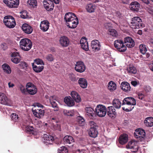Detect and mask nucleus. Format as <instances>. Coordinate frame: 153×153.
<instances>
[{"label":"nucleus","mask_w":153,"mask_h":153,"mask_svg":"<svg viewBox=\"0 0 153 153\" xmlns=\"http://www.w3.org/2000/svg\"><path fill=\"white\" fill-rule=\"evenodd\" d=\"M137 95L138 96V98L142 100L144 98V94L141 92H138L137 93Z\"/></svg>","instance_id":"nucleus-59"},{"label":"nucleus","mask_w":153,"mask_h":153,"mask_svg":"<svg viewBox=\"0 0 153 153\" xmlns=\"http://www.w3.org/2000/svg\"><path fill=\"white\" fill-rule=\"evenodd\" d=\"M27 3L28 6L30 8L36 7L37 6V2L36 0H28Z\"/></svg>","instance_id":"nucleus-37"},{"label":"nucleus","mask_w":153,"mask_h":153,"mask_svg":"<svg viewBox=\"0 0 153 153\" xmlns=\"http://www.w3.org/2000/svg\"><path fill=\"white\" fill-rule=\"evenodd\" d=\"M3 2L10 8H17L19 3V0H3Z\"/></svg>","instance_id":"nucleus-9"},{"label":"nucleus","mask_w":153,"mask_h":153,"mask_svg":"<svg viewBox=\"0 0 153 153\" xmlns=\"http://www.w3.org/2000/svg\"><path fill=\"white\" fill-rule=\"evenodd\" d=\"M20 65L22 66L23 68H27L28 66V65L27 63L25 62H22L21 63Z\"/></svg>","instance_id":"nucleus-58"},{"label":"nucleus","mask_w":153,"mask_h":153,"mask_svg":"<svg viewBox=\"0 0 153 153\" xmlns=\"http://www.w3.org/2000/svg\"><path fill=\"white\" fill-rule=\"evenodd\" d=\"M108 88L110 90H114L116 88V84L113 81H111L108 84Z\"/></svg>","instance_id":"nucleus-40"},{"label":"nucleus","mask_w":153,"mask_h":153,"mask_svg":"<svg viewBox=\"0 0 153 153\" xmlns=\"http://www.w3.org/2000/svg\"><path fill=\"white\" fill-rule=\"evenodd\" d=\"M145 125L147 127H151L153 126V117H149L145 119L144 121Z\"/></svg>","instance_id":"nucleus-32"},{"label":"nucleus","mask_w":153,"mask_h":153,"mask_svg":"<svg viewBox=\"0 0 153 153\" xmlns=\"http://www.w3.org/2000/svg\"><path fill=\"white\" fill-rule=\"evenodd\" d=\"M27 92L30 95H34L37 92V89L36 86L31 82L28 83L26 85Z\"/></svg>","instance_id":"nucleus-8"},{"label":"nucleus","mask_w":153,"mask_h":153,"mask_svg":"<svg viewBox=\"0 0 153 153\" xmlns=\"http://www.w3.org/2000/svg\"><path fill=\"white\" fill-rule=\"evenodd\" d=\"M49 100L52 106L54 108V111H58L59 108L57 103L56 102V97L55 96H51L49 97Z\"/></svg>","instance_id":"nucleus-21"},{"label":"nucleus","mask_w":153,"mask_h":153,"mask_svg":"<svg viewBox=\"0 0 153 153\" xmlns=\"http://www.w3.org/2000/svg\"><path fill=\"white\" fill-rule=\"evenodd\" d=\"M64 20L67 23V26L70 28H76L78 24V19L75 14L69 12L65 14Z\"/></svg>","instance_id":"nucleus-1"},{"label":"nucleus","mask_w":153,"mask_h":153,"mask_svg":"<svg viewBox=\"0 0 153 153\" xmlns=\"http://www.w3.org/2000/svg\"><path fill=\"white\" fill-rule=\"evenodd\" d=\"M149 67L150 69L153 72V62L150 64Z\"/></svg>","instance_id":"nucleus-64"},{"label":"nucleus","mask_w":153,"mask_h":153,"mask_svg":"<svg viewBox=\"0 0 153 153\" xmlns=\"http://www.w3.org/2000/svg\"><path fill=\"white\" fill-rule=\"evenodd\" d=\"M109 32V33L113 37H117V32L114 29H110Z\"/></svg>","instance_id":"nucleus-51"},{"label":"nucleus","mask_w":153,"mask_h":153,"mask_svg":"<svg viewBox=\"0 0 153 153\" xmlns=\"http://www.w3.org/2000/svg\"><path fill=\"white\" fill-rule=\"evenodd\" d=\"M19 56V52H13L12 53L11 55V58L17 57V56Z\"/></svg>","instance_id":"nucleus-60"},{"label":"nucleus","mask_w":153,"mask_h":153,"mask_svg":"<svg viewBox=\"0 0 153 153\" xmlns=\"http://www.w3.org/2000/svg\"><path fill=\"white\" fill-rule=\"evenodd\" d=\"M33 63H34V64H36L37 65H44V63L42 59H35L34 60V62Z\"/></svg>","instance_id":"nucleus-52"},{"label":"nucleus","mask_w":153,"mask_h":153,"mask_svg":"<svg viewBox=\"0 0 153 153\" xmlns=\"http://www.w3.org/2000/svg\"><path fill=\"white\" fill-rule=\"evenodd\" d=\"M88 134L91 137L93 138L96 137L98 134L97 128L91 127L88 131Z\"/></svg>","instance_id":"nucleus-27"},{"label":"nucleus","mask_w":153,"mask_h":153,"mask_svg":"<svg viewBox=\"0 0 153 153\" xmlns=\"http://www.w3.org/2000/svg\"><path fill=\"white\" fill-rule=\"evenodd\" d=\"M10 117L11 120L14 122L17 121L19 118L18 115L16 113H12Z\"/></svg>","instance_id":"nucleus-46"},{"label":"nucleus","mask_w":153,"mask_h":153,"mask_svg":"<svg viewBox=\"0 0 153 153\" xmlns=\"http://www.w3.org/2000/svg\"><path fill=\"white\" fill-rule=\"evenodd\" d=\"M65 102L68 106H72L74 104V102L70 97H65L64 99Z\"/></svg>","instance_id":"nucleus-34"},{"label":"nucleus","mask_w":153,"mask_h":153,"mask_svg":"<svg viewBox=\"0 0 153 153\" xmlns=\"http://www.w3.org/2000/svg\"><path fill=\"white\" fill-rule=\"evenodd\" d=\"M19 46L22 50L24 51H28L32 48V44L31 40L29 39L23 38L20 40Z\"/></svg>","instance_id":"nucleus-3"},{"label":"nucleus","mask_w":153,"mask_h":153,"mask_svg":"<svg viewBox=\"0 0 153 153\" xmlns=\"http://www.w3.org/2000/svg\"><path fill=\"white\" fill-rule=\"evenodd\" d=\"M22 29L25 33L27 34L31 33L33 31L32 27L26 23H24L22 25Z\"/></svg>","instance_id":"nucleus-22"},{"label":"nucleus","mask_w":153,"mask_h":153,"mask_svg":"<svg viewBox=\"0 0 153 153\" xmlns=\"http://www.w3.org/2000/svg\"><path fill=\"white\" fill-rule=\"evenodd\" d=\"M32 65L33 70L36 73H39L42 72L44 68V66L42 65L37 66L35 65L34 63H32Z\"/></svg>","instance_id":"nucleus-31"},{"label":"nucleus","mask_w":153,"mask_h":153,"mask_svg":"<svg viewBox=\"0 0 153 153\" xmlns=\"http://www.w3.org/2000/svg\"><path fill=\"white\" fill-rule=\"evenodd\" d=\"M126 146L127 148L131 149V151L134 152H136L138 149L137 143L134 141H132L129 142Z\"/></svg>","instance_id":"nucleus-13"},{"label":"nucleus","mask_w":153,"mask_h":153,"mask_svg":"<svg viewBox=\"0 0 153 153\" xmlns=\"http://www.w3.org/2000/svg\"><path fill=\"white\" fill-rule=\"evenodd\" d=\"M68 77L69 79L72 81H76L79 78H76L75 75L73 74H68Z\"/></svg>","instance_id":"nucleus-47"},{"label":"nucleus","mask_w":153,"mask_h":153,"mask_svg":"<svg viewBox=\"0 0 153 153\" xmlns=\"http://www.w3.org/2000/svg\"><path fill=\"white\" fill-rule=\"evenodd\" d=\"M50 23L48 20L42 21L40 25V29L43 32L47 31L49 28Z\"/></svg>","instance_id":"nucleus-16"},{"label":"nucleus","mask_w":153,"mask_h":153,"mask_svg":"<svg viewBox=\"0 0 153 153\" xmlns=\"http://www.w3.org/2000/svg\"><path fill=\"white\" fill-rule=\"evenodd\" d=\"M115 47L119 51L123 52L126 50V46L124 45L123 42L121 40H117L114 42Z\"/></svg>","instance_id":"nucleus-6"},{"label":"nucleus","mask_w":153,"mask_h":153,"mask_svg":"<svg viewBox=\"0 0 153 153\" xmlns=\"http://www.w3.org/2000/svg\"><path fill=\"white\" fill-rule=\"evenodd\" d=\"M58 152L59 153H68V150L66 147L63 146L58 149Z\"/></svg>","instance_id":"nucleus-44"},{"label":"nucleus","mask_w":153,"mask_h":153,"mask_svg":"<svg viewBox=\"0 0 153 153\" xmlns=\"http://www.w3.org/2000/svg\"><path fill=\"white\" fill-rule=\"evenodd\" d=\"M95 110L97 115L100 117H104L106 113V108L105 106L102 105H97Z\"/></svg>","instance_id":"nucleus-7"},{"label":"nucleus","mask_w":153,"mask_h":153,"mask_svg":"<svg viewBox=\"0 0 153 153\" xmlns=\"http://www.w3.org/2000/svg\"><path fill=\"white\" fill-rule=\"evenodd\" d=\"M139 48L140 53L143 55H145L147 51L145 46L143 45H141L140 46Z\"/></svg>","instance_id":"nucleus-45"},{"label":"nucleus","mask_w":153,"mask_h":153,"mask_svg":"<svg viewBox=\"0 0 153 153\" xmlns=\"http://www.w3.org/2000/svg\"><path fill=\"white\" fill-rule=\"evenodd\" d=\"M149 49L153 55V39H151L149 41Z\"/></svg>","instance_id":"nucleus-49"},{"label":"nucleus","mask_w":153,"mask_h":153,"mask_svg":"<svg viewBox=\"0 0 153 153\" xmlns=\"http://www.w3.org/2000/svg\"><path fill=\"white\" fill-rule=\"evenodd\" d=\"M122 105H127L129 106L128 108L123 107V110L127 112L130 111L134 108V105H136V100L133 97H126L123 101Z\"/></svg>","instance_id":"nucleus-2"},{"label":"nucleus","mask_w":153,"mask_h":153,"mask_svg":"<svg viewBox=\"0 0 153 153\" xmlns=\"http://www.w3.org/2000/svg\"><path fill=\"white\" fill-rule=\"evenodd\" d=\"M43 142L46 145L51 144L54 140V139L53 137L51 135H48L47 134H44L43 137Z\"/></svg>","instance_id":"nucleus-20"},{"label":"nucleus","mask_w":153,"mask_h":153,"mask_svg":"<svg viewBox=\"0 0 153 153\" xmlns=\"http://www.w3.org/2000/svg\"><path fill=\"white\" fill-rule=\"evenodd\" d=\"M85 42L84 43L81 44V46L83 50L88 51V42L87 41L86 39H84Z\"/></svg>","instance_id":"nucleus-43"},{"label":"nucleus","mask_w":153,"mask_h":153,"mask_svg":"<svg viewBox=\"0 0 153 153\" xmlns=\"http://www.w3.org/2000/svg\"><path fill=\"white\" fill-rule=\"evenodd\" d=\"M86 9L87 11L89 13H92L94 12L95 9V5L92 3H89L88 4L86 7Z\"/></svg>","instance_id":"nucleus-35"},{"label":"nucleus","mask_w":153,"mask_h":153,"mask_svg":"<svg viewBox=\"0 0 153 153\" xmlns=\"http://www.w3.org/2000/svg\"><path fill=\"white\" fill-rule=\"evenodd\" d=\"M121 89L125 92H128L130 91L131 88L129 84L126 82H123L120 86Z\"/></svg>","instance_id":"nucleus-29"},{"label":"nucleus","mask_w":153,"mask_h":153,"mask_svg":"<svg viewBox=\"0 0 153 153\" xmlns=\"http://www.w3.org/2000/svg\"><path fill=\"white\" fill-rule=\"evenodd\" d=\"M77 123L80 126H82L85 125V121L84 119L80 116H78L77 117Z\"/></svg>","instance_id":"nucleus-41"},{"label":"nucleus","mask_w":153,"mask_h":153,"mask_svg":"<svg viewBox=\"0 0 153 153\" xmlns=\"http://www.w3.org/2000/svg\"><path fill=\"white\" fill-rule=\"evenodd\" d=\"M71 95L73 99L77 102H79L81 101L80 95L75 91H72L71 92Z\"/></svg>","instance_id":"nucleus-28"},{"label":"nucleus","mask_w":153,"mask_h":153,"mask_svg":"<svg viewBox=\"0 0 153 153\" xmlns=\"http://www.w3.org/2000/svg\"><path fill=\"white\" fill-rule=\"evenodd\" d=\"M89 125L91 126V127L97 128L98 127L97 124L94 121H90L89 122Z\"/></svg>","instance_id":"nucleus-57"},{"label":"nucleus","mask_w":153,"mask_h":153,"mask_svg":"<svg viewBox=\"0 0 153 153\" xmlns=\"http://www.w3.org/2000/svg\"><path fill=\"white\" fill-rule=\"evenodd\" d=\"M32 111L34 115L39 118H40L44 115L45 111L41 108H33Z\"/></svg>","instance_id":"nucleus-14"},{"label":"nucleus","mask_w":153,"mask_h":153,"mask_svg":"<svg viewBox=\"0 0 153 153\" xmlns=\"http://www.w3.org/2000/svg\"><path fill=\"white\" fill-rule=\"evenodd\" d=\"M20 16L22 18L25 19L27 17V13L26 10H23L20 13Z\"/></svg>","instance_id":"nucleus-53"},{"label":"nucleus","mask_w":153,"mask_h":153,"mask_svg":"<svg viewBox=\"0 0 153 153\" xmlns=\"http://www.w3.org/2000/svg\"><path fill=\"white\" fill-rule=\"evenodd\" d=\"M108 116L112 119H114L117 116V114L114 107L108 106L106 108V113Z\"/></svg>","instance_id":"nucleus-10"},{"label":"nucleus","mask_w":153,"mask_h":153,"mask_svg":"<svg viewBox=\"0 0 153 153\" xmlns=\"http://www.w3.org/2000/svg\"><path fill=\"white\" fill-rule=\"evenodd\" d=\"M9 100L5 95L2 93L0 94V103L5 105H8Z\"/></svg>","instance_id":"nucleus-26"},{"label":"nucleus","mask_w":153,"mask_h":153,"mask_svg":"<svg viewBox=\"0 0 153 153\" xmlns=\"http://www.w3.org/2000/svg\"><path fill=\"white\" fill-rule=\"evenodd\" d=\"M11 60L14 63L18 64L20 62L21 59L19 57H17L11 58Z\"/></svg>","instance_id":"nucleus-54"},{"label":"nucleus","mask_w":153,"mask_h":153,"mask_svg":"<svg viewBox=\"0 0 153 153\" xmlns=\"http://www.w3.org/2000/svg\"><path fill=\"white\" fill-rule=\"evenodd\" d=\"M46 58L48 61L50 62L53 61L54 59V57L53 56V55L51 54L48 55L46 56Z\"/></svg>","instance_id":"nucleus-55"},{"label":"nucleus","mask_w":153,"mask_h":153,"mask_svg":"<svg viewBox=\"0 0 153 153\" xmlns=\"http://www.w3.org/2000/svg\"><path fill=\"white\" fill-rule=\"evenodd\" d=\"M101 45L99 41L97 40H94L91 42V47L95 51H98L100 49Z\"/></svg>","instance_id":"nucleus-23"},{"label":"nucleus","mask_w":153,"mask_h":153,"mask_svg":"<svg viewBox=\"0 0 153 153\" xmlns=\"http://www.w3.org/2000/svg\"><path fill=\"white\" fill-rule=\"evenodd\" d=\"M113 105L116 108L119 109L121 107V103L118 99H114L113 101Z\"/></svg>","instance_id":"nucleus-38"},{"label":"nucleus","mask_w":153,"mask_h":153,"mask_svg":"<svg viewBox=\"0 0 153 153\" xmlns=\"http://www.w3.org/2000/svg\"><path fill=\"white\" fill-rule=\"evenodd\" d=\"M3 22L5 25L9 28H13L16 25L15 19L11 16H6L4 17Z\"/></svg>","instance_id":"nucleus-4"},{"label":"nucleus","mask_w":153,"mask_h":153,"mask_svg":"<svg viewBox=\"0 0 153 153\" xmlns=\"http://www.w3.org/2000/svg\"><path fill=\"white\" fill-rule=\"evenodd\" d=\"M63 112L65 115L68 116H73L74 114V113L71 111L65 110L63 111Z\"/></svg>","instance_id":"nucleus-50"},{"label":"nucleus","mask_w":153,"mask_h":153,"mask_svg":"<svg viewBox=\"0 0 153 153\" xmlns=\"http://www.w3.org/2000/svg\"><path fill=\"white\" fill-rule=\"evenodd\" d=\"M128 72L130 74H135L137 72V70L135 67L132 65H129L127 68Z\"/></svg>","instance_id":"nucleus-39"},{"label":"nucleus","mask_w":153,"mask_h":153,"mask_svg":"<svg viewBox=\"0 0 153 153\" xmlns=\"http://www.w3.org/2000/svg\"><path fill=\"white\" fill-rule=\"evenodd\" d=\"M45 8L48 11L53 10L54 4L51 0H44L43 2Z\"/></svg>","instance_id":"nucleus-12"},{"label":"nucleus","mask_w":153,"mask_h":153,"mask_svg":"<svg viewBox=\"0 0 153 153\" xmlns=\"http://www.w3.org/2000/svg\"><path fill=\"white\" fill-rule=\"evenodd\" d=\"M85 115L90 119H93L94 117L95 113L94 110L90 107H87L85 108Z\"/></svg>","instance_id":"nucleus-15"},{"label":"nucleus","mask_w":153,"mask_h":153,"mask_svg":"<svg viewBox=\"0 0 153 153\" xmlns=\"http://www.w3.org/2000/svg\"><path fill=\"white\" fill-rule=\"evenodd\" d=\"M63 140L66 144H70L74 142L73 137L71 136H65L63 138Z\"/></svg>","instance_id":"nucleus-33"},{"label":"nucleus","mask_w":153,"mask_h":153,"mask_svg":"<svg viewBox=\"0 0 153 153\" xmlns=\"http://www.w3.org/2000/svg\"><path fill=\"white\" fill-rule=\"evenodd\" d=\"M1 47L4 50H5L8 48L7 45L5 43H4L1 44Z\"/></svg>","instance_id":"nucleus-61"},{"label":"nucleus","mask_w":153,"mask_h":153,"mask_svg":"<svg viewBox=\"0 0 153 153\" xmlns=\"http://www.w3.org/2000/svg\"><path fill=\"white\" fill-rule=\"evenodd\" d=\"M131 84L134 86H136L137 85V82L136 81H132L131 82Z\"/></svg>","instance_id":"nucleus-63"},{"label":"nucleus","mask_w":153,"mask_h":153,"mask_svg":"<svg viewBox=\"0 0 153 153\" xmlns=\"http://www.w3.org/2000/svg\"><path fill=\"white\" fill-rule=\"evenodd\" d=\"M78 83L80 86L82 88H87L88 82L86 79L84 78H79Z\"/></svg>","instance_id":"nucleus-25"},{"label":"nucleus","mask_w":153,"mask_h":153,"mask_svg":"<svg viewBox=\"0 0 153 153\" xmlns=\"http://www.w3.org/2000/svg\"><path fill=\"white\" fill-rule=\"evenodd\" d=\"M18 88L22 94H26V93L27 92V90L23 85L21 84L19 85H18Z\"/></svg>","instance_id":"nucleus-48"},{"label":"nucleus","mask_w":153,"mask_h":153,"mask_svg":"<svg viewBox=\"0 0 153 153\" xmlns=\"http://www.w3.org/2000/svg\"><path fill=\"white\" fill-rule=\"evenodd\" d=\"M128 141V136L127 134H123L120 136L119 139V143L121 144H124Z\"/></svg>","instance_id":"nucleus-30"},{"label":"nucleus","mask_w":153,"mask_h":153,"mask_svg":"<svg viewBox=\"0 0 153 153\" xmlns=\"http://www.w3.org/2000/svg\"><path fill=\"white\" fill-rule=\"evenodd\" d=\"M4 72L7 74H10L11 72V70L10 66L6 63H4L2 66Z\"/></svg>","instance_id":"nucleus-36"},{"label":"nucleus","mask_w":153,"mask_h":153,"mask_svg":"<svg viewBox=\"0 0 153 153\" xmlns=\"http://www.w3.org/2000/svg\"><path fill=\"white\" fill-rule=\"evenodd\" d=\"M145 134V131L140 128L136 129L134 133L135 137L137 138H140V139L144 138Z\"/></svg>","instance_id":"nucleus-19"},{"label":"nucleus","mask_w":153,"mask_h":153,"mask_svg":"<svg viewBox=\"0 0 153 153\" xmlns=\"http://www.w3.org/2000/svg\"><path fill=\"white\" fill-rule=\"evenodd\" d=\"M85 66L83 62L79 61L76 62L75 67V69L76 71L82 73L85 71Z\"/></svg>","instance_id":"nucleus-11"},{"label":"nucleus","mask_w":153,"mask_h":153,"mask_svg":"<svg viewBox=\"0 0 153 153\" xmlns=\"http://www.w3.org/2000/svg\"><path fill=\"white\" fill-rule=\"evenodd\" d=\"M124 43L126 46L129 48H131L135 45V43L134 40L131 38L129 37L124 38Z\"/></svg>","instance_id":"nucleus-18"},{"label":"nucleus","mask_w":153,"mask_h":153,"mask_svg":"<svg viewBox=\"0 0 153 153\" xmlns=\"http://www.w3.org/2000/svg\"><path fill=\"white\" fill-rule=\"evenodd\" d=\"M144 4L148 5L151 4V3H153V0H141Z\"/></svg>","instance_id":"nucleus-56"},{"label":"nucleus","mask_w":153,"mask_h":153,"mask_svg":"<svg viewBox=\"0 0 153 153\" xmlns=\"http://www.w3.org/2000/svg\"><path fill=\"white\" fill-rule=\"evenodd\" d=\"M142 20L138 16L134 17L132 19L130 23L132 28L136 29L143 27L144 25L142 23Z\"/></svg>","instance_id":"nucleus-5"},{"label":"nucleus","mask_w":153,"mask_h":153,"mask_svg":"<svg viewBox=\"0 0 153 153\" xmlns=\"http://www.w3.org/2000/svg\"><path fill=\"white\" fill-rule=\"evenodd\" d=\"M59 42L61 46L63 47H66L69 45L70 41L67 37L63 36L60 37Z\"/></svg>","instance_id":"nucleus-17"},{"label":"nucleus","mask_w":153,"mask_h":153,"mask_svg":"<svg viewBox=\"0 0 153 153\" xmlns=\"http://www.w3.org/2000/svg\"><path fill=\"white\" fill-rule=\"evenodd\" d=\"M130 9L134 11H138L140 7V4L137 1L132 2L130 5Z\"/></svg>","instance_id":"nucleus-24"},{"label":"nucleus","mask_w":153,"mask_h":153,"mask_svg":"<svg viewBox=\"0 0 153 153\" xmlns=\"http://www.w3.org/2000/svg\"><path fill=\"white\" fill-rule=\"evenodd\" d=\"M35 106H37V107H36V108H43V106L41 104H40L38 103H36L35 104Z\"/></svg>","instance_id":"nucleus-62"},{"label":"nucleus","mask_w":153,"mask_h":153,"mask_svg":"<svg viewBox=\"0 0 153 153\" xmlns=\"http://www.w3.org/2000/svg\"><path fill=\"white\" fill-rule=\"evenodd\" d=\"M34 128L33 126H26V132H28L30 134H33L34 133Z\"/></svg>","instance_id":"nucleus-42"}]
</instances>
